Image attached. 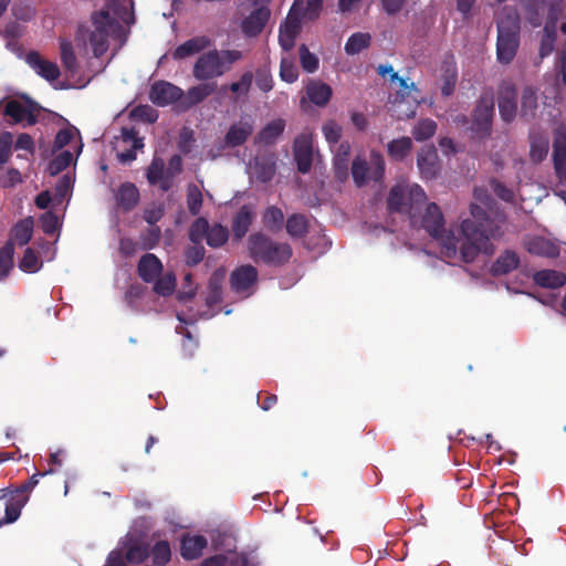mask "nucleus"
I'll return each mask as SVG.
<instances>
[{"label":"nucleus","instance_id":"nucleus-55","mask_svg":"<svg viewBox=\"0 0 566 566\" xmlns=\"http://www.w3.org/2000/svg\"><path fill=\"white\" fill-rule=\"evenodd\" d=\"M255 84L258 88L264 93L272 91L274 86L271 71L266 66L256 69L255 71Z\"/></svg>","mask_w":566,"mask_h":566},{"label":"nucleus","instance_id":"nucleus-46","mask_svg":"<svg viewBox=\"0 0 566 566\" xmlns=\"http://www.w3.org/2000/svg\"><path fill=\"white\" fill-rule=\"evenodd\" d=\"M53 473V470L50 469L48 471H44L42 473H35L33 474L28 481L19 485L12 493L15 497H24L25 504L29 501L30 492L38 485L39 483V476H44L46 474Z\"/></svg>","mask_w":566,"mask_h":566},{"label":"nucleus","instance_id":"nucleus-62","mask_svg":"<svg viewBox=\"0 0 566 566\" xmlns=\"http://www.w3.org/2000/svg\"><path fill=\"white\" fill-rule=\"evenodd\" d=\"M122 142L135 149H142L144 147L143 138L138 136V132L134 127L122 128Z\"/></svg>","mask_w":566,"mask_h":566},{"label":"nucleus","instance_id":"nucleus-15","mask_svg":"<svg viewBox=\"0 0 566 566\" xmlns=\"http://www.w3.org/2000/svg\"><path fill=\"white\" fill-rule=\"evenodd\" d=\"M293 150L297 170L301 174H307L313 163L311 138L304 134L297 136L294 140Z\"/></svg>","mask_w":566,"mask_h":566},{"label":"nucleus","instance_id":"nucleus-53","mask_svg":"<svg viewBox=\"0 0 566 566\" xmlns=\"http://www.w3.org/2000/svg\"><path fill=\"white\" fill-rule=\"evenodd\" d=\"M280 77L283 82L294 83L298 78V70L290 57H282L280 63Z\"/></svg>","mask_w":566,"mask_h":566},{"label":"nucleus","instance_id":"nucleus-38","mask_svg":"<svg viewBox=\"0 0 566 566\" xmlns=\"http://www.w3.org/2000/svg\"><path fill=\"white\" fill-rule=\"evenodd\" d=\"M286 232L292 238H303L308 231V220L304 214L293 213L286 220Z\"/></svg>","mask_w":566,"mask_h":566},{"label":"nucleus","instance_id":"nucleus-60","mask_svg":"<svg viewBox=\"0 0 566 566\" xmlns=\"http://www.w3.org/2000/svg\"><path fill=\"white\" fill-rule=\"evenodd\" d=\"M253 81V73L251 71L244 72L238 82L230 84L229 88L232 93L247 95L251 88Z\"/></svg>","mask_w":566,"mask_h":566},{"label":"nucleus","instance_id":"nucleus-36","mask_svg":"<svg viewBox=\"0 0 566 566\" xmlns=\"http://www.w3.org/2000/svg\"><path fill=\"white\" fill-rule=\"evenodd\" d=\"M262 223L266 230L277 233L284 226V213L276 206L268 207L262 214Z\"/></svg>","mask_w":566,"mask_h":566},{"label":"nucleus","instance_id":"nucleus-32","mask_svg":"<svg viewBox=\"0 0 566 566\" xmlns=\"http://www.w3.org/2000/svg\"><path fill=\"white\" fill-rule=\"evenodd\" d=\"M549 139L542 133L530 134V158L533 163L538 164L545 159L548 154Z\"/></svg>","mask_w":566,"mask_h":566},{"label":"nucleus","instance_id":"nucleus-18","mask_svg":"<svg viewBox=\"0 0 566 566\" xmlns=\"http://www.w3.org/2000/svg\"><path fill=\"white\" fill-rule=\"evenodd\" d=\"M161 261L153 253L144 254L137 265L139 277L146 283H153L163 272Z\"/></svg>","mask_w":566,"mask_h":566},{"label":"nucleus","instance_id":"nucleus-49","mask_svg":"<svg viewBox=\"0 0 566 566\" xmlns=\"http://www.w3.org/2000/svg\"><path fill=\"white\" fill-rule=\"evenodd\" d=\"M300 63L302 69L307 73H314L318 69V57L310 52L305 44H301L298 48Z\"/></svg>","mask_w":566,"mask_h":566},{"label":"nucleus","instance_id":"nucleus-27","mask_svg":"<svg viewBox=\"0 0 566 566\" xmlns=\"http://www.w3.org/2000/svg\"><path fill=\"white\" fill-rule=\"evenodd\" d=\"M417 165L424 179H432L439 171L438 155L434 149H422L418 154Z\"/></svg>","mask_w":566,"mask_h":566},{"label":"nucleus","instance_id":"nucleus-33","mask_svg":"<svg viewBox=\"0 0 566 566\" xmlns=\"http://www.w3.org/2000/svg\"><path fill=\"white\" fill-rule=\"evenodd\" d=\"M526 250L531 254L546 256V258H555L558 255L559 251L556 244H554L551 240L543 237H534L526 243Z\"/></svg>","mask_w":566,"mask_h":566},{"label":"nucleus","instance_id":"nucleus-52","mask_svg":"<svg viewBox=\"0 0 566 566\" xmlns=\"http://www.w3.org/2000/svg\"><path fill=\"white\" fill-rule=\"evenodd\" d=\"M42 266V262L31 248H27L19 263V268L27 273H35Z\"/></svg>","mask_w":566,"mask_h":566},{"label":"nucleus","instance_id":"nucleus-4","mask_svg":"<svg viewBox=\"0 0 566 566\" xmlns=\"http://www.w3.org/2000/svg\"><path fill=\"white\" fill-rule=\"evenodd\" d=\"M243 59L239 50H210L202 53L196 61L192 70L198 81H208L222 76L231 70L232 64Z\"/></svg>","mask_w":566,"mask_h":566},{"label":"nucleus","instance_id":"nucleus-47","mask_svg":"<svg viewBox=\"0 0 566 566\" xmlns=\"http://www.w3.org/2000/svg\"><path fill=\"white\" fill-rule=\"evenodd\" d=\"M73 160V155L69 150H64L60 153L56 157H54L48 166V171L51 176H55L63 170H65Z\"/></svg>","mask_w":566,"mask_h":566},{"label":"nucleus","instance_id":"nucleus-45","mask_svg":"<svg viewBox=\"0 0 566 566\" xmlns=\"http://www.w3.org/2000/svg\"><path fill=\"white\" fill-rule=\"evenodd\" d=\"M537 109V95L535 90L527 86L523 90L521 97V114L522 116H534Z\"/></svg>","mask_w":566,"mask_h":566},{"label":"nucleus","instance_id":"nucleus-2","mask_svg":"<svg viewBox=\"0 0 566 566\" xmlns=\"http://www.w3.org/2000/svg\"><path fill=\"white\" fill-rule=\"evenodd\" d=\"M496 57L501 64H510L520 46L521 21L517 11L504 7L496 20Z\"/></svg>","mask_w":566,"mask_h":566},{"label":"nucleus","instance_id":"nucleus-20","mask_svg":"<svg viewBox=\"0 0 566 566\" xmlns=\"http://www.w3.org/2000/svg\"><path fill=\"white\" fill-rule=\"evenodd\" d=\"M217 90L216 82H206L199 85L190 87L186 94H184V99L181 101V105L185 109H189L199 103L203 102L208 96L214 93Z\"/></svg>","mask_w":566,"mask_h":566},{"label":"nucleus","instance_id":"nucleus-1","mask_svg":"<svg viewBox=\"0 0 566 566\" xmlns=\"http://www.w3.org/2000/svg\"><path fill=\"white\" fill-rule=\"evenodd\" d=\"M424 190L417 184H396L387 196L389 213L406 216L413 229H423L441 247V253L448 259H459L472 263L480 253L491 255L494 252L492 239L503 235L504 216L489 211L476 203H471V219L461 221L460 230L463 240L452 230H446L444 216L436 202L427 203Z\"/></svg>","mask_w":566,"mask_h":566},{"label":"nucleus","instance_id":"nucleus-25","mask_svg":"<svg viewBox=\"0 0 566 566\" xmlns=\"http://www.w3.org/2000/svg\"><path fill=\"white\" fill-rule=\"evenodd\" d=\"M207 544V538L202 535H186L181 539L180 554L187 560L197 559L201 556Z\"/></svg>","mask_w":566,"mask_h":566},{"label":"nucleus","instance_id":"nucleus-23","mask_svg":"<svg viewBox=\"0 0 566 566\" xmlns=\"http://www.w3.org/2000/svg\"><path fill=\"white\" fill-rule=\"evenodd\" d=\"M520 265V258L513 250L506 249L492 263L490 272L493 276L506 275L516 270Z\"/></svg>","mask_w":566,"mask_h":566},{"label":"nucleus","instance_id":"nucleus-24","mask_svg":"<svg viewBox=\"0 0 566 566\" xmlns=\"http://www.w3.org/2000/svg\"><path fill=\"white\" fill-rule=\"evenodd\" d=\"M254 219V212L248 205H243L232 220V232L235 240H241L249 231Z\"/></svg>","mask_w":566,"mask_h":566},{"label":"nucleus","instance_id":"nucleus-12","mask_svg":"<svg viewBox=\"0 0 566 566\" xmlns=\"http://www.w3.org/2000/svg\"><path fill=\"white\" fill-rule=\"evenodd\" d=\"M499 111L501 118L510 123L517 112V92L513 84L503 83L499 92Z\"/></svg>","mask_w":566,"mask_h":566},{"label":"nucleus","instance_id":"nucleus-57","mask_svg":"<svg viewBox=\"0 0 566 566\" xmlns=\"http://www.w3.org/2000/svg\"><path fill=\"white\" fill-rule=\"evenodd\" d=\"M206 254V250L202 245V242L193 243V245L188 247L185 252V261L188 266H196L199 264Z\"/></svg>","mask_w":566,"mask_h":566},{"label":"nucleus","instance_id":"nucleus-34","mask_svg":"<svg viewBox=\"0 0 566 566\" xmlns=\"http://www.w3.org/2000/svg\"><path fill=\"white\" fill-rule=\"evenodd\" d=\"M306 94L310 101L317 106H325L332 97V87L319 81L311 82L306 86Z\"/></svg>","mask_w":566,"mask_h":566},{"label":"nucleus","instance_id":"nucleus-42","mask_svg":"<svg viewBox=\"0 0 566 566\" xmlns=\"http://www.w3.org/2000/svg\"><path fill=\"white\" fill-rule=\"evenodd\" d=\"M154 291L158 295L169 296L174 293L176 287V276L171 272L159 275L154 282Z\"/></svg>","mask_w":566,"mask_h":566},{"label":"nucleus","instance_id":"nucleus-19","mask_svg":"<svg viewBox=\"0 0 566 566\" xmlns=\"http://www.w3.org/2000/svg\"><path fill=\"white\" fill-rule=\"evenodd\" d=\"M553 161L556 175L566 170V127L559 126L554 132Z\"/></svg>","mask_w":566,"mask_h":566},{"label":"nucleus","instance_id":"nucleus-28","mask_svg":"<svg viewBox=\"0 0 566 566\" xmlns=\"http://www.w3.org/2000/svg\"><path fill=\"white\" fill-rule=\"evenodd\" d=\"M533 281L544 289H559L566 284V274L556 270H539L533 274Z\"/></svg>","mask_w":566,"mask_h":566},{"label":"nucleus","instance_id":"nucleus-51","mask_svg":"<svg viewBox=\"0 0 566 566\" xmlns=\"http://www.w3.org/2000/svg\"><path fill=\"white\" fill-rule=\"evenodd\" d=\"M61 60L64 65V67L75 73L77 70V59L75 55V52L73 50V45L71 42L62 41L61 42Z\"/></svg>","mask_w":566,"mask_h":566},{"label":"nucleus","instance_id":"nucleus-3","mask_svg":"<svg viewBox=\"0 0 566 566\" xmlns=\"http://www.w3.org/2000/svg\"><path fill=\"white\" fill-rule=\"evenodd\" d=\"M249 256L256 263L280 268L290 262L293 250L287 242L274 241L263 232H254L248 238Z\"/></svg>","mask_w":566,"mask_h":566},{"label":"nucleus","instance_id":"nucleus-29","mask_svg":"<svg viewBox=\"0 0 566 566\" xmlns=\"http://www.w3.org/2000/svg\"><path fill=\"white\" fill-rule=\"evenodd\" d=\"M116 202L124 211L133 210L139 202L138 188L132 182L122 184L116 195Z\"/></svg>","mask_w":566,"mask_h":566},{"label":"nucleus","instance_id":"nucleus-39","mask_svg":"<svg viewBox=\"0 0 566 566\" xmlns=\"http://www.w3.org/2000/svg\"><path fill=\"white\" fill-rule=\"evenodd\" d=\"M412 148V140L410 137H400L391 140L387 145L388 155L397 161L403 160Z\"/></svg>","mask_w":566,"mask_h":566},{"label":"nucleus","instance_id":"nucleus-44","mask_svg":"<svg viewBox=\"0 0 566 566\" xmlns=\"http://www.w3.org/2000/svg\"><path fill=\"white\" fill-rule=\"evenodd\" d=\"M156 566H165L171 558L170 545L167 541H158L149 552Z\"/></svg>","mask_w":566,"mask_h":566},{"label":"nucleus","instance_id":"nucleus-5","mask_svg":"<svg viewBox=\"0 0 566 566\" xmlns=\"http://www.w3.org/2000/svg\"><path fill=\"white\" fill-rule=\"evenodd\" d=\"M352 177L355 185L360 188L368 184L369 180L379 182L385 175V160L380 153L371 151L370 161L357 156L352 164Z\"/></svg>","mask_w":566,"mask_h":566},{"label":"nucleus","instance_id":"nucleus-10","mask_svg":"<svg viewBox=\"0 0 566 566\" xmlns=\"http://www.w3.org/2000/svg\"><path fill=\"white\" fill-rule=\"evenodd\" d=\"M184 91L166 81L155 82L149 92V99L157 106H166L179 101Z\"/></svg>","mask_w":566,"mask_h":566},{"label":"nucleus","instance_id":"nucleus-43","mask_svg":"<svg viewBox=\"0 0 566 566\" xmlns=\"http://www.w3.org/2000/svg\"><path fill=\"white\" fill-rule=\"evenodd\" d=\"M437 130V123L430 118L419 120L413 129L412 136L417 142H423L431 138Z\"/></svg>","mask_w":566,"mask_h":566},{"label":"nucleus","instance_id":"nucleus-6","mask_svg":"<svg viewBox=\"0 0 566 566\" xmlns=\"http://www.w3.org/2000/svg\"><path fill=\"white\" fill-rule=\"evenodd\" d=\"M203 239L210 248H221L229 239V230L221 223L210 226L206 218H197L190 226L189 240L192 243H198Z\"/></svg>","mask_w":566,"mask_h":566},{"label":"nucleus","instance_id":"nucleus-30","mask_svg":"<svg viewBox=\"0 0 566 566\" xmlns=\"http://www.w3.org/2000/svg\"><path fill=\"white\" fill-rule=\"evenodd\" d=\"M285 120L276 118L268 123L255 136V143L265 146L273 145L285 129Z\"/></svg>","mask_w":566,"mask_h":566},{"label":"nucleus","instance_id":"nucleus-7","mask_svg":"<svg viewBox=\"0 0 566 566\" xmlns=\"http://www.w3.org/2000/svg\"><path fill=\"white\" fill-rule=\"evenodd\" d=\"M304 0H294L285 20L279 29V44L284 51H291L295 40L302 30Z\"/></svg>","mask_w":566,"mask_h":566},{"label":"nucleus","instance_id":"nucleus-9","mask_svg":"<svg viewBox=\"0 0 566 566\" xmlns=\"http://www.w3.org/2000/svg\"><path fill=\"white\" fill-rule=\"evenodd\" d=\"M94 30L90 35V43L95 56L103 55L108 48L109 28L115 24L109 12L102 10L93 15Z\"/></svg>","mask_w":566,"mask_h":566},{"label":"nucleus","instance_id":"nucleus-26","mask_svg":"<svg viewBox=\"0 0 566 566\" xmlns=\"http://www.w3.org/2000/svg\"><path fill=\"white\" fill-rule=\"evenodd\" d=\"M350 156V145L348 142H342L336 149L333 159L335 178L344 181L348 177V161Z\"/></svg>","mask_w":566,"mask_h":566},{"label":"nucleus","instance_id":"nucleus-14","mask_svg":"<svg viewBox=\"0 0 566 566\" xmlns=\"http://www.w3.org/2000/svg\"><path fill=\"white\" fill-rule=\"evenodd\" d=\"M27 63L44 80L52 82L60 77L61 72L56 63L48 61L36 51H31L25 56Z\"/></svg>","mask_w":566,"mask_h":566},{"label":"nucleus","instance_id":"nucleus-54","mask_svg":"<svg viewBox=\"0 0 566 566\" xmlns=\"http://www.w3.org/2000/svg\"><path fill=\"white\" fill-rule=\"evenodd\" d=\"M556 39L555 25L546 23L544 28V35L541 41L539 55L541 57L548 56L554 50V42Z\"/></svg>","mask_w":566,"mask_h":566},{"label":"nucleus","instance_id":"nucleus-31","mask_svg":"<svg viewBox=\"0 0 566 566\" xmlns=\"http://www.w3.org/2000/svg\"><path fill=\"white\" fill-rule=\"evenodd\" d=\"M441 71V94L448 97L453 94L458 81V69L452 55L450 56V60L443 61Z\"/></svg>","mask_w":566,"mask_h":566},{"label":"nucleus","instance_id":"nucleus-63","mask_svg":"<svg viewBox=\"0 0 566 566\" xmlns=\"http://www.w3.org/2000/svg\"><path fill=\"white\" fill-rule=\"evenodd\" d=\"M41 229L45 234L52 235L59 228V218L51 211H46L40 218Z\"/></svg>","mask_w":566,"mask_h":566},{"label":"nucleus","instance_id":"nucleus-37","mask_svg":"<svg viewBox=\"0 0 566 566\" xmlns=\"http://www.w3.org/2000/svg\"><path fill=\"white\" fill-rule=\"evenodd\" d=\"M33 234V219L31 217L20 220L11 230V237L19 245H25L30 242Z\"/></svg>","mask_w":566,"mask_h":566},{"label":"nucleus","instance_id":"nucleus-22","mask_svg":"<svg viewBox=\"0 0 566 566\" xmlns=\"http://www.w3.org/2000/svg\"><path fill=\"white\" fill-rule=\"evenodd\" d=\"M210 46L211 40L208 36H195L178 45L172 52V57L175 60H182L196 53H199Z\"/></svg>","mask_w":566,"mask_h":566},{"label":"nucleus","instance_id":"nucleus-61","mask_svg":"<svg viewBox=\"0 0 566 566\" xmlns=\"http://www.w3.org/2000/svg\"><path fill=\"white\" fill-rule=\"evenodd\" d=\"M13 144V136L9 132L0 134V164L4 165L11 157V149Z\"/></svg>","mask_w":566,"mask_h":566},{"label":"nucleus","instance_id":"nucleus-58","mask_svg":"<svg viewBox=\"0 0 566 566\" xmlns=\"http://www.w3.org/2000/svg\"><path fill=\"white\" fill-rule=\"evenodd\" d=\"M161 230L157 226H151L145 232L142 233L140 240L143 244V249L150 250L154 249L160 241Z\"/></svg>","mask_w":566,"mask_h":566},{"label":"nucleus","instance_id":"nucleus-64","mask_svg":"<svg viewBox=\"0 0 566 566\" xmlns=\"http://www.w3.org/2000/svg\"><path fill=\"white\" fill-rule=\"evenodd\" d=\"M275 175V165L274 164H256L255 166V176L256 179L261 182H269L273 179Z\"/></svg>","mask_w":566,"mask_h":566},{"label":"nucleus","instance_id":"nucleus-35","mask_svg":"<svg viewBox=\"0 0 566 566\" xmlns=\"http://www.w3.org/2000/svg\"><path fill=\"white\" fill-rule=\"evenodd\" d=\"M30 102L34 101L28 96H24V103L18 99L8 101L3 109L4 116H9L13 124L23 123L27 112L31 107Z\"/></svg>","mask_w":566,"mask_h":566},{"label":"nucleus","instance_id":"nucleus-41","mask_svg":"<svg viewBox=\"0 0 566 566\" xmlns=\"http://www.w3.org/2000/svg\"><path fill=\"white\" fill-rule=\"evenodd\" d=\"M14 242L8 240L0 249V281L6 279L13 268Z\"/></svg>","mask_w":566,"mask_h":566},{"label":"nucleus","instance_id":"nucleus-8","mask_svg":"<svg viewBox=\"0 0 566 566\" xmlns=\"http://www.w3.org/2000/svg\"><path fill=\"white\" fill-rule=\"evenodd\" d=\"M494 116V93L493 91H484L474 108L472 130L481 138L486 137L492 130V120Z\"/></svg>","mask_w":566,"mask_h":566},{"label":"nucleus","instance_id":"nucleus-21","mask_svg":"<svg viewBox=\"0 0 566 566\" xmlns=\"http://www.w3.org/2000/svg\"><path fill=\"white\" fill-rule=\"evenodd\" d=\"M396 81H398L400 90L396 94L395 104L400 105L410 98L413 105L412 108L405 114V116L407 118L412 117L416 114V108L419 104L420 90L415 83L408 84L407 80L403 77L398 76Z\"/></svg>","mask_w":566,"mask_h":566},{"label":"nucleus","instance_id":"nucleus-13","mask_svg":"<svg viewBox=\"0 0 566 566\" xmlns=\"http://www.w3.org/2000/svg\"><path fill=\"white\" fill-rule=\"evenodd\" d=\"M24 506V497H15L13 493L0 496V527L18 521Z\"/></svg>","mask_w":566,"mask_h":566},{"label":"nucleus","instance_id":"nucleus-48","mask_svg":"<svg viewBox=\"0 0 566 566\" xmlns=\"http://www.w3.org/2000/svg\"><path fill=\"white\" fill-rule=\"evenodd\" d=\"M149 556L148 546L145 544H133L130 545L125 554V559L130 564H140L145 562Z\"/></svg>","mask_w":566,"mask_h":566},{"label":"nucleus","instance_id":"nucleus-50","mask_svg":"<svg viewBox=\"0 0 566 566\" xmlns=\"http://www.w3.org/2000/svg\"><path fill=\"white\" fill-rule=\"evenodd\" d=\"M187 207L191 216L199 214L202 207V193L196 185H189L187 189Z\"/></svg>","mask_w":566,"mask_h":566},{"label":"nucleus","instance_id":"nucleus-40","mask_svg":"<svg viewBox=\"0 0 566 566\" xmlns=\"http://www.w3.org/2000/svg\"><path fill=\"white\" fill-rule=\"evenodd\" d=\"M371 36L369 33L356 32L345 43L344 50L348 55H355L369 48Z\"/></svg>","mask_w":566,"mask_h":566},{"label":"nucleus","instance_id":"nucleus-59","mask_svg":"<svg viewBox=\"0 0 566 566\" xmlns=\"http://www.w3.org/2000/svg\"><path fill=\"white\" fill-rule=\"evenodd\" d=\"M326 142L331 145L338 144L342 137V127L335 120L326 122L322 127Z\"/></svg>","mask_w":566,"mask_h":566},{"label":"nucleus","instance_id":"nucleus-17","mask_svg":"<svg viewBox=\"0 0 566 566\" xmlns=\"http://www.w3.org/2000/svg\"><path fill=\"white\" fill-rule=\"evenodd\" d=\"M253 122L251 119H241L232 124L226 136L224 143L229 147L242 146L253 133Z\"/></svg>","mask_w":566,"mask_h":566},{"label":"nucleus","instance_id":"nucleus-56","mask_svg":"<svg viewBox=\"0 0 566 566\" xmlns=\"http://www.w3.org/2000/svg\"><path fill=\"white\" fill-rule=\"evenodd\" d=\"M165 172V163L161 158L154 157L147 168L146 177L150 185H157L163 179Z\"/></svg>","mask_w":566,"mask_h":566},{"label":"nucleus","instance_id":"nucleus-16","mask_svg":"<svg viewBox=\"0 0 566 566\" xmlns=\"http://www.w3.org/2000/svg\"><path fill=\"white\" fill-rule=\"evenodd\" d=\"M258 280V270L251 264L241 265L230 276L231 287L238 292L248 291Z\"/></svg>","mask_w":566,"mask_h":566},{"label":"nucleus","instance_id":"nucleus-11","mask_svg":"<svg viewBox=\"0 0 566 566\" xmlns=\"http://www.w3.org/2000/svg\"><path fill=\"white\" fill-rule=\"evenodd\" d=\"M271 17V11L266 6L255 8L241 22V31L247 38L258 36Z\"/></svg>","mask_w":566,"mask_h":566}]
</instances>
